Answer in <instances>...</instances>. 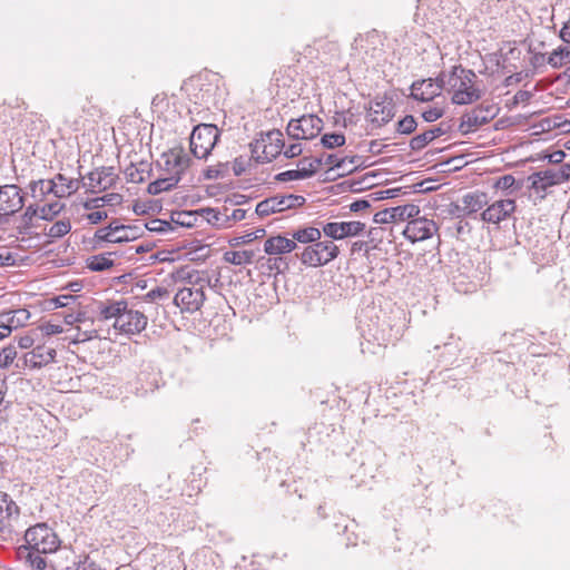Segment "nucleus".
<instances>
[{"label": "nucleus", "mask_w": 570, "mask_h": 570, "mask_svg": "<svg viewBox=\"0 0 570 570\" xmlns=\"http://www.w3.org/2000/svg\"><path fill=\"white\" fill-rule=\"evenodd\" d=\"M448 91L454 105H471L481 99L483 90L478 86V76L461 65L453 66L449 72Z\"/></svg>", "instance_id": "nucleus-1"}, {"label": "nucleus", "mask_w": 570, "mask_h": 570, "mask_svg": "<svg viewBox=\"0 0 570 570\" xmlns=\"http://www.w3.org/2000/svg\"><path fill=\"white\" fill-rule=\"evenodd\" d=\"M24 547L36 550L38 553H53L60 547V539L47 523H37L24 533Z\"/></svg>", "instance_id": "nucleus-2"}, {"label": "nucleus", "mask_w": 570, "mask_h": 570, "mask_svg": "<svg viewBox=\"0 0 570 570\" xmlns=\"http://www.w3.org/2000/svg\"><path fill=\"white\" fill-rule=\"evenodd\" d=\"M219 136L220 131L216 125L199 124L195 126L189 138L191 154L198 159H207Z\"/></svg>", "instance_id": "nucleus-3"}, {"label": "nucleus", "mask_w": 570, "mask_h": 570, "mask_svg": "<svg viewBox=\"0 0 570 570\" xmlns=\"http://www.w3.org/2000/svg\"><path fill=\"white\" fill-rule=\"evenodd\" d=\"M338 254L340 249L333 240H317L303 249L299 259L305 266L321 267L334 261Z\"/></svg>", "instance_id": "nucleus-4"}, {"label": "nucleus", "mask_w": 570, "mask_h": 570, "mask_svg": "<svg viewBox=\"0 0 570 570\" xmlns=\"http://www.w3.org/2000/svg\"><path fill=\"white\" fill-rule=\"evenodd\" d=\"M283 135L279 130L268 131L252 146L253 157L257 163H269L276 158L284 148Z\"/></svg>", "instance_id": "nucleus-5"}, {"label": "nucleus", "mask_w": 570, "mask_h": 570, "mask_svg": "<svg viewBox=\"0 0 570 570\" xmlns=\"http://www.w3.org/2000/svg\"><path fill=\"white\" fill-rule=\"evenodd\" d=\"M323 129V120L316 115H303L297 119H291L287 135L295 140H309L317 137Z\"/></svg>", "instance_id": "nucleus-6"}, {"label": "nucleus", "mask_w": 570, "mask_h": 570, "mask_svg": "<svg viewBox=\"0 0 570 570\" xmlns=\"http://www.w3.org/2000/svg\"><path fill=\"white\" fill-rule=\"evenodd\" d=\"M497 111L495 106L481 104L462 115L459 130L462 135L473 132L489 124L497 116Z\"/></svg>", "instance_id": "nucleus-7"}, {"label": "nucleus", "mask_w": 570, "mask_h": 570, "mask_svg": "<svg viewBox=\"0 0 570 570\" xmlns=\"http://www.w3.org/2000/svg\"><path fill=\"white\" fill-rule=\"evenodd\" d=\"M305 202V197L301 195H276L259 202L255 212L258 216L265 217L271 214L301 207Z\"/></svg>", "instance_id": "nucleus-8"}, {"label": "nucleus", "mask_w": 570, "mask_h": 570, "mask_svg": "<svg viewBox=\"0 0 570 570\" xmlns=\"http://www.w3.org/2000/svg\"><path fill=\"white\" fill-rule=\"evenodd\" d=\"M161 160V169L165 171V176H179L180 178L191 164V159L183 147L173 148L164 153Z\"/></svg>", "instance_id": "nucleus-9"}, {"label": "nucleus", "mask_w": 570, "mask_h": 570, "mask_svg": "<svg viewBox=\"0 0 570 570\" xmlns=\"http://www.w3.org/2000/svg\"><path fill=\"white\" fill-rule=\"evenodd\" d=\"M205 301L206 295L203 285H200L198 288H180L174 297V304L180 308L181 313L189 314L199 311L204 305Z\"/></svg>", "instance_id": "nucleus-10"}, {"label": "nucleus", "mask_w": 570, "mask_h": 570, "mask_svg": "<svg viewBox=\"0 0 570 570\" xmlns=\"http://www.w3.org/2000/svg\"><path fill=\"white\" fill-rule=\"evenodd\" d=\"M438 232V226L432 219L425 217L410 218L403 235L412 243L422 242L431 238Z\"/></svg>", "instance_id": "nucleus-11"}, {"label": "nucleus", "mask_w": 570, "mask_h": 570, "mask_svg": "<svg viewBox=\"0 0 570 570\" xmlns=\"http://www.w3.org/2000/svg\"><path fill=\"white\" fill-rule=\"evenodd\" d=\"M420 214L419 206L414 204H406L402 206L385 208L374 215V223L389 224L395 222H404L413 218Z\"/></svg>", "instance_id": "nucleus-12"}, {"label": "nucleus", "mask_w": 570, "mask_h": 570, "mask_svg": "<svg viewBox=\"0 0 570 570\" xmlns=\"http://www.w3.org/2000/svg\"><path fill=\"white\" fill-rule=\"evenodd\" d=\"M115 328L126 334H138L147 326V317L139 311L125 309L121 315L117 317L114 324Z\"/></svg>", "instance_id": "nucleus-13"}, {"label": "nucleus", "mask_w": 570, "mask_h": 570, "mask_svg": "<svg viewBox=\"0 0 570 570\" xmlns=\"http://www.w3.org/2000/svg\"><path fill=\"white\" fill-rule=\"evenodd\" d=\"M514 199H500L489 205L482 213L481 219L489 224H499L515 212Z\"/></svg>", "instance_id": "nucleus-14"}, {"label": "nucleus", "mask_w": 570, "mask_h": 570, "mask_svg": "<svg viewBox=\"0 0 570 570\" xmlns=\"http://www.w3.org/2000/svg\"><path fill=\"white\" fill-rule=\"evenodd\" d=\"M24 206V197L17 185L0 186V210L11 215L18 213Z\"/></svg>", "instance_id": "nucleus-15"}, {"label": "nucleus", "mask_w": 570, "mask_h": 570, "mask_svg": "<svg viewBox=\"0 0 570 570\" xmlns=\"http://www.w3.org/2000/svg\"><path fill=\"white\" fill-rule=\"evenodd\" d=\"M88 178V190L90 193H100L108 188H111L117 180V175L114 171V167H100L94 171H90Z\"/></svg>", "instance_id": "nucleus-16"}, {"label": "nucleus", "mask_w": 570, "mask_h": 570, "mask_svg": "<svg viewBox=\"0 0 570 570\" xmlns=\"http://www.w3.org/2000/svg\"><path fill=\"white\" fill-rule=\"evenodd\" d=\"M364 228L365 224L361 222L327 223L323 226V233L332 239H343L358 235Z\"/></svg>", "instance_id": "nucleus-17"}, {"label": "nucleus", "mask_w": 570, "mask_h": 570, "mask_svg": "<svg viewBox=\"0 0 570 570\" xmlns=\"http://www.w3.org/2000/svg\"><path fill=\"white\" fill-rule=\"evenodd\" d=\"M57 351L47 345H38L31 352L23 355V364L32 368H41L52 363L56 358Z\"/></svg>", "instance_id": "nucleus-18"}, {"label": "nucleus", "mask_w": 570, "mask_h": 570, "mask_svg": "<svg viewBox=\"0 0 570 570\" xmlns=\"http://www.w3.org/2000/svg\"><path fill=\"white\" fill-rule=\"evenodd\" d=\"M394 106L385 98H375L370 102L368 117L372 124L379 127L387 124L394 116Z\"/></svg>", "instance_id": "nucleus-19"}, {"label": "nucleus", "mask_w": 570, "mask_h": 570, "mask_svg": "<svg viewBox=\"0 0 570 570\" xmlns=\"http://www.w3.org/2000/svg\"><path fill=\"white\" fill-rule=\"evenodd\" d=\"M440 96V86L432 78L416 80L411 85L410 97L422 102L433 100Z\"/></svg>", "instance_id": "nucleus-20"}, {"label": "nucleus", "mask_w": 570, "mask_h": 570, "mask_svg": "<svg viewBox=\"0 0 570 570\" xmlns=\"http://www.w3.org/2000/svg\"><path fill=\"white\" fill-rule=\"evenodd\" d=\"M79 188V179L67 178L62 174H57L53 179L47 181V191H52L59 198L69 196Z\"/></svg>", "instance_id": "nucleus-21"}, {"label": "nucleus", "mask_w": 570, "mask_h": 570, "mask_svg": "<svg viewBox=\"0 0 570 570\" xmlns=\"http://www.w3.org/2000/svg\"><path fill=\"white\" fill-rule=\"evenodd\" d=\"M20 509L17 503L4 492H0V534L10 532L11 519L18 518Z\"/></svg>", "instance_id": "nucleus-22"}, {"label": "nucleus", "mask_w": 570, "mask_h": 570, "mask_svg": "<svg viewBox=\"0 0 570 570\" xmlns=\"http://www.w3.org/2000/svg\"><path fill=\"white\" fill-rule=\"evenodd\" d=\"M449 129H450V126L448 124L441 122L438 126H434V127L423 131L422 134L414 136L410 140V148L413 151H420L423 148H425L434 139L448 134Z\"/></svg>", "instance_id": "nucleus-23"}, {"label": "nucleus", "mask_w": 570, "mask_h": 570, "mask_svg": "<svg viewBox=\"0 0 570 570\" xmlns=\"http://www.w3.org/2000/svg\"><path fill=\"white\" fill-rule=\"evenodd\" d=\"M528 180L530 181V188L541 194V198L544 197V193L549 187L559 184L554 169L533 173L529 176Z\"/></svg>", "instance_id": "nucleus-24"}, {"label": "nucleus", "mask_w": 570, "mask_h": 570, "mask_svg": "<svg viewBox=\"0 0 570 570\" xmlns=\"http://www.w3.org/2000/svg\"><path fill=\"white\" fill-rule=\"evenodd\" d=\"M297 247V244L292 238L285 236H272L264 243V252L268 255H281L291 253Z\"/></svg>", "instance_id": "nucleus-25"}, {"label": "nucleus", "mask_w": 570, "mask_h": 570, "mask_svg": "<svg viewBox=\"0 0 570 570\" xmlns=\"http://www.w3.org/2000/svg\"><path fill=\"white\" fill-rule=\"evenodd\" d=\"M29 318L30 313L24 308L4 311L0 313V323L8 330L10 328V333L18 327L23 326Z\"/></svg>", "instance_id": "nucleus-26"}, {"label": "nucleus", "mask_w": 570, "mask_h": 570, "mask_svg": "<svg viewBox=\"0 0 570 570\" xmlns=\"http://www.w3.org/2000/svg\"><path fill=\"white\" fill-rule=\"evenodd\" d=\"M42 553H38L36 550L20 546L17 549V556L20 561L29 566L33 570H43L47 567L46 559L41 557Z\"/></svg>", "instance_id": "nucleus-27"}, {"label": "nucleus", "mask_w": 570, "mask_h": 570, "mask_svg": "<svg viewBox=\"0 0 570 570\" xmlns=\"http://www.w3.org/2000/svg\"><path fill=\"white\" fill-rule=\"evenodd\" d=\"M488 195L483 191H473L468 193L462 197V204L465 207V213L469 216L481 210L485 205H488Z\"/></svg>", "instance_id": "nucleus-28"}, {"label": "nucleus", "mask_w": 570, "mask_h": 570, "mask_svg": "<svg viewBox=\"0 0 570 570\" xmlns=\"http://www.w3.org/2000/svg\"><path fill=\"white\" fill-rule=\"evenodd\" d=\"M124 173L128 181L140 184L145 181L146 175L150 176L151 168L149 163L140 161L138 166L130 164Z\"/></svg>", "instance_id": "nucleus-29"}, {"label": "nucleus", "mask_w": 570, "mask_h": 570, "mask_svg": "<svg viewBox=\"0 0 570 570\" xmlns=\"http://www.w3.org/2000/svg\"><path fill=\"white\" fill-rule=\"evenodd\" d=\"M291 236L296 244L302 243L311 245L321 239L322 232L316 227L308 226L293 230Z\"/></svg>", "instance_id": "nucleus-30"}, {"label": "nucleus", "mask_w": 570, "mask_h": 570, "mask_svg": "<svg viewBox=\"0 0 570 570\" xmlns=\"http://www.w3.org/2000/svg\"><path fill=\"white\" fill-rule=\"evenodd\" d=\"M179 181V176H164L150 183L147 187V191L150 195H158L163 191L171 190Z\"/></svg>", "instance_id": "nucleus-31"}, {"label": "nucleus", "mask_w": 570, "mask_h": 570, "mask_svg": "<svg viewBox=\"0 0 570 570\" xmlns=\"http://www.w3.org/2000/svg\"><path fill=\"white\" fill-rule=\"evenodd\" d=\"M312 176H314V169L309 165V167H302L298 169H291V170L279 173L275 176V179L278 181H289V180L306 179Z\"/></svg>", "instance_id": "nucleus-32"}, {"label": "nucleus", "mask_w": 570, "mask_h": 570, "mask_svg": "<svg viewBox=\"0 0 570 570\" xmlns=\"http://www.w3.org/2000/svg\"><path fill=\"white\" fill-rule=\"evenodd\" d=\"M253 250H229L224 254V261L233 265H246L253 263Z\"/></svg>", "instance_id": "nucleus-33"}, {"label": "nucleus", "mask_w": 570, "mask_h": 570, "mask_svg": "<svg viewBox=\"0 0 570 570\" xmlns=\"http://www.w3.org/2000/svg\"><path fill=\"white\" fill-rule=\"evenodd\" d=\"M127 307V302L125 301H118L110 304H101L99 307L100 316L104 320H109L115 317H119L121 315V312H125Z\"/></svg>", "instance_id": "nucleus-34"}, {"label": "nucleus", "mask_w": 570, "mask_h": 570, "mask_svg": "<svg viewBox=\"0 0 570 570\" xmlns=\"http://www.w3.org/2000/svg\"><path fill=\"white\" fill-rule=\"evenodd\" d=\"M37 216L39 217V206L29 205L21 216V224L17 227L18 234H28L29 229L32 227V220Z\"/></svg>", "instance_id": "nucleus-35"}, {"label": "nucleus", "mask_w": 570, "mask_h": 570, "mask_svg": "<svg viewBox=\"0 0 570 570\" xmlns=\"http://www.w3.org/2000/svg\"><path fill=\"white\" fill-rule=\"evenodd\" d=\"M548 63L553 68H561L570 63V48L559 47L548 58Z\"/></svg>", "instance_id": "nucleus-36"}, {"label": "nucleus", "mask_w": 570, "mask_h": 570, "mask_svg": "<svg viewBox=\"0 0 570 570\" xmlns=\"http://www.w3.org/2000/svg\"><path fill=\"white\" fill-rule=\"evenodd\" d=\"M114 266V261L105 254L94 255L87 259V267L94 272H104Z\"/></svg>", "instance_id": "nucleus-37"}, {"label": "nucleus", "mask_w": 570, "mask_h": 570, "mask_svg": "<svg viewBox=\"0 0 570 570\" xmlns=\"http://www.w3.org/2000/svg\"><path fill=\"white\" fill-rule=\"evenodd\" d=\"M124 230L126 232L124 225H118L116 222H112L108 227L99 228L96 232L95 237L98 240L114 243L115 234H120Z\"/></svg>", "instance_id": "nucleus-38"}, {"label": "nucleus", "mask_w": 570, "mask_h": 570, "mask_svg": "<svg viewBox=\"0 0 570 570\" xmlns=\"http://www.w3.org/2000/svg\"><path fill=\"white\" fill-rule=\"evenodd\" d=\"M229 175V163H218L217 165L209 166L204 171V177L206 179H218V178H225Z\"/></svg>", "instance_id": "nucleus-39"}, {"label": "nucleus", "mask_w": 570, "mask_h": 570, "mask_svg": "<svg viewBox=\"0 0 570 570\" xmlns=\"http://www.w3.org/2000/svg\"><path fill=\"white\" fill-rule=\"evenodd\" d=\"M203 212L207 215V220L217 226H227V207L223 210H216L214 208H205Z\"/></svg>", "instance_id": "nucleus-40"}, {"label": "nucleus", "mask_w": 570, "mask_h": 570, "mask_svg": "<svg viewBox=\"0 0 570 570\" xmlns=\"http://www.w3.org/2000/svg\"><path fill=\"white\" fill-rule=\"evenodd\" d=\"M345 141L346 139L343 134L331 132L323 135L320 142L326 149H334L343 146Z\"/></svg>", "instance_id": "nucleus-41"}, {"label": "nucleus", "mask_w": 570, "mask_h": 570, "mask_svg": "<svg viewBox=\"0 0 570 570\" xmlns=\"http://www.w3.org/2000/svg\"><path fill=\"white\" fill-rule=\"evenodd\" d=\"M71 229L69 219H61L53 223L47 232V235L51 238H59L67 235Z\"/></svg>", "instance_id": "nucleus-42"}, {"label": "nucleus", "mask_w": 570, "mask_h": 570, "mask_svg": "<svg viewBox=\"0 0 570 570\" xmlns=\"http://www.w3.org/2000/svg\"><path fill=\"white\" fill-rule=\"evenodd\" d=\"M417 127L416 119L412 115H406L396 124V132L401 135H411Z\"/></svg>", "instance_id": "nucleus-43"}, {"label": "nucleus", "mask_w": 570, "mask_h": 570, "mask_svg": "<svg viewBox=\"0 0 570 570\" xmlns=\"http://www.w3.org/2000/svg\"><path fill=\"white\" fill-rule=\"evenodd\" d=\"M176 278L186 281L188 284L191 285H202L200 283L203 279L199 276V273L197 271L190 269L189 267H181L176 273Z\"/></svg>", "instance_id": "nucleus-44"}, {"label": "nucleus", "mask_w": 570, "mask_h": 570, "mask_svg": "<svg viewBox=\"0 0 570 570\" xmlns=\"http://www.w3.org/2000/svg\"><path fill=\"white\" fill-rule=\"evenodd\" d=\"M62 208L63 205L59 202L46 204L39 207V218L45 220H51L56 215H58L61 212Z\"/></svg>", "instance_id": "nucleus-45"}, {"label": "nucleus", "mask_w": 570, "mask_h": 570, "mask_svg": "<svg viewBox=\"0 0 570 570\" xmlns=\"http://www.w3.org/2000/svg\"><path fill=\"white\" fill-rule=\"evenodd\" d=\"M126 232H121L120 234H115L114 243H126L136 239L139 237L140 228L138 226H126L124 225Z\"/></svg>", "instance_id": "nucleus-46"}, {"label": "nucleus", "mask_w": 570, "mask_h": 570, "mask_svg": "<svg viewBox=\"0 0 570 570\" xmlns=\"http://www.w3.org/2000/svg\"><path fill=\"white\" fill-rule=\"evenodd\" d=\"M17 357V350L13 345H8L0 351V367L8 368Z\"/></svg>", "instance_id": "nucleus-47"}, {"label": "nucleus", "mask_w": 570, "mask_h": 570, "mask_svg": "<svg viewBox=\"0 0 570 570\" xmlns=\"http://www.w3.org/2000/svg\"><path fill=\"white\" fill-rule=\"evenodd\" d=\"M145 227L149 232H155V233H166V232L174 229L171 223H169L167 220L158 219V218L151 219L150 222H148L145 225Z\"/></svg>", "instance_id": "nucleus-48"}, {"label": "nucleus", "mask_w": 570, "mask_h": 570, "mask_svg": "<svg viewBox=\"0 0 570 570\" xmlns=\"http://www.w3.org/2000/svg\"><path fill=\"white\" fill-rule=\"evenodd\" d=\"M444 114V110L440 107H431L429 108L428 110H424L422 112V118L426 121V122H433V121H436L438 119H440Z\"/></svg>", "instance_id": "nucleus-49"}, {"label": "nucleus", "mask_w": 570, "mask_h": 570, "mask_svg": "<svg viewBox=\"0 0 570 570\" xmlns=\"http://www.w3.org/2000/svg\"><path fill=\"white\" fill-rule=\"evenodd\" d=\"M249 159L243 156L236 157L233 161V171L235 176H240L245 173Z\"/></svg>", "instance_id": "nucleus-50"}, {"label": "nucleus", "mask_w": 570, "mask_h": 570, "mask_svg": "<svg viewBox=\"0 0 570 570\" xmlns=\"http://www.w3.org/2000/svg\"><path fill=\"white\" fill-rule=\"evenodd\" d=\"M168 291L167 288L165 287H156V288H153L151 291H149L145 296H144V299L145 301H149V302H154L158 298H165L168 296Z\"/></svg>", "instance_id": "nucleus-51"}, {"label": "nucleus", "mask_w": 570, "mask_h": 570, "mask_svg": "<svg viewBox=\"0 0 570 570\" xmlns=\"http://www.w3.org/2000/svg\"><path fill=\"white\" fill-rule=\"evenodd\" d=\"M176 215H177L176 218L174 216L171 217V219L175 224H177L179 226H184V227L193 226V222H191L193 214L191 213L181 212V213H177Z\"/></svg>", "instance_id": "nucleus-52"}, {"label": "nucleus", "mask_w": 570, "mask_h": 570, "mask_svg": "<svg viewBox=\"0 0 570 570\" xmlns=\"http://www.w3.org/2000/svg\"><path fill=\"white\" fill-rule=\"evenodd\" d=\"M47 181L48 180H38V181H31L29 187L32 193V196L36 197L37 193L39 191L40 196H45L47 194H50L51 191H47Z\"/></svg>", "instance_id": "nucleus-53"}, {"label": "nucleus", "mask_w": 570, "mask_h": 570, "mask_svg": "<svg viewBox=\"0 0 570 570\" xmlns=\"http://www.w3.org/2000/svg\"><path fill=\"white\" fill-rule=\"evenodd\" d=\"M514 183L515 178L512 175H504L495 181L494 187L498 189L507 190L511 188Z\"/></svg>", "instance_id": "nucleus-54"}, {"label": "nucleus", "mask_w": 570, "mask_h": 570, "mask_svg": "<svg viewBox=\"0 0 570 570\" xmlns=\"http://www.w3.org/2000/svg\"><path fill=\"white\" fill-rule=\"evenodd\" d=\"M265 234V229L261 228V229H257L256 232L254 233H248L242 237H238L236 238L237 240V244H246V243H249L256 238H259V237H263Z\"/></svg>", "instance_id": "nucleus-55"}, {"label": "nucleus", "mask_w": 570, "mask_h": 570, "mask_svg": "<svg viewBox=\"0 0 570 570\" xmlns=\"http://www.w3.org/2000/svg\"><path fill=\"white\" fill-rule=\"evenodd\" d=\"M302 153H303L302 144L296 142V144H292V145H289V146L285 149V151H284V156H285L286 158H295V157H298Z\"/></svg>", "instance_id": "nucleus-56"}, {"label": "nucleus", "mask_w": 570, "mask_h": 570, "mask_svg": "<svg viewBox=\"0 0 570 570\" xmlns=\"http://www.w3.org/2000/svg\"><path fill=\"white\" fill-rule=\"evenodd\" d=\"M465 207L464 205H459V204H454L452 203L450 205V208H449V213L453 216H455L456 218L459 219H463L464 217H468V213H465Z\"/></svg>", "instance_id": "nucleus-57"}, {"label": "nucleus", "mask_w": 570, "mask_h": 570, "mask_svg": "<svg viewBox=\"0 0 570 570\" xmlns=\"http://www.w3.org/2000/svg\"><path fill=\"white\" fill-rule=\"evenodd\" d=\"M246 217V210L242 208L233 209L232 213L227 209V225L230 222H240Z\"/></svg>", "instance_id": "nucleus-58"}, {"label": "nucleus", "mask_w": 570, "mask_h": 570, "mask_svg": "<svg viewBox=\"0 0 570 570\" xmlns=\"http://www.w3.org/2000/svg\"><path fill=\"white\" fill-rule=\"evenodd\" d=\"M557 175V180L559 184L568 180L570 178V164H563L558 170H554Z\"/></svg>", "instance_id": "nucleus-59"}, {"label": "nucleus", "mask_w": 570, "mask_h": 570, "mask_svg": "<svg viewBox=\"0 0 570 570\" xmlns=\"http://www.w3.org/2000/svg\"><path fill=\"white\" fill-rule=\"evenodd\" d=\"M324 163L331 168H343L346 164V158L337 159L335 155H327Z\"/></svg>", "instance_id": "nucleus-60"}, {"label": "nucleus", "mask_w": 570, "mask_h": 570, "mask_svg": "<svg viewBox=\"0 0 570 570\" xmlns=\"http://www.w3.org/2000/svg\"><path fill=\"white\" fill-rule=\"evenodd\" d=\"M454 229H455V234L454 235L459 238L462 235L470 233L471 227H470V224L468 222H465L464 219H460V220H458L455 223Z\"/></svg>", "instance_id": "nucleus-61"}, {"label": "nucleus", "mask_w": 570, "mask_h": 570, "mask_svg": "<svg viewBox=\"0 0 570 570\" xmlns=\"http://www.w3.org/2000/svg\"><path fill=\"white\" fill-rule=\"evenodd\" d=\"M41 331L46 334V335H55V334H60L62 333V326L59 325V324H53V323H46L41 326Z\"/></svg>", "instance_id": "nucleus-62"}, {"label": "nucleus", "mask_w": 570, "mask_h": 570, "mask_svg": "<svg viewBox=\"0 0 570 570\" xmlns=\"http://www.w3.org/2000/svg\"><path fill=\"white\" fill-rule=\"evenodd\" d=\"M79 570H105L97 562L87 557L78 567Z\"/></svg>", "instance_id": "nucleus-63"}, {"label": "nucleus", "mask_w": 570, "mask_h": 570, "mask_svg": "<svg viewBox=\"0 0 570 570\" xmlns=\"http://www.w3.org/2000/svg\"><path fill=\"white\" fill-rule=\"evenodd\" d=\"M560 38L564 42L570 43V18L564 22V24L560 31Z\"/></svg>", "instance_id": "nucleus-64"}]
</instances>
